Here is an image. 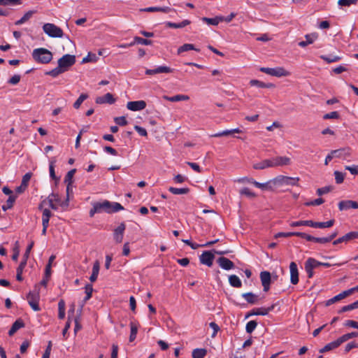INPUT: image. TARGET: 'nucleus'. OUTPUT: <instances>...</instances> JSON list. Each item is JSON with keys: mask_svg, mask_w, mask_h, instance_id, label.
<instances>
[{"mask_svg": "<svg viewBox=\"0 0 358 358\" xmlns=\"http://www.w3.org/2000/svg\"><path fill=\"white\" fill-rule=\"evenodd\" d=\"M290 163L291 159L287 157H275L253 164V169L257 170L264 169L266 168L286 166L290 164Z\"/></svg>", "mask_w": 358, "mask_h": 358, "instance_id": "obj_1", "label": "nucleus"}, {"mask_svg": "<svg viewBox=\"0 0 358 358\" xmlns=\"http://www.w3.org/2000/svg\"><path fill=\"white\" fill-rule=\"evenodd\" d=\"M34 59L41 64H48L52 59V52L45 48H37L32 52Z\"/></svg>", "mask_w": 358, "mask_h": 358, "instance_id": "obj_2", "label": "nucleus"}, {"mask_svg": "<svg viewBox=\"0 0 358 358\" xmlns=\"http://www.w3.org/2000/svg\"><path fill=\"white\" fill-rule=\"evenodd\" d=\"M27 298L29 304L34 311L41 310V308L38 305L40 299L39 285H35L34 289L29 292Z\"/></svg>", "mask_w": 358, "mask_h": 358, "instance_id": "obj_3", "label": "nucleus"}, {"mask_svg": "<svg viewBox=\"0 0 358 358\" xmlns=\"http://www.w3.org/2000/svg\"><path fill=\"white\" fill-rule=\"evenodd\" d=\"M299 178H292L289 176H278L276 178L271 180L274 185H291L299 186Z\"/></svg>", "mask_w": 358, "mask_h": 358, "instance_id": "obj_4", "label": "nucleus"}, {"mask_svg": "<svg viewBox=\"0 0 358 358\" xmlns=\"http://www.w3.org/2000/svg\"><path fill=\"white\" fill-rule=\"evenodd\" d=\"M43 30L48 36L52 38H62L64 34L62 29L52 23L44 24Z\"/></svg>", "mask_w": 358, "mask_h": 358, "instance_id": "obj_5", "label": "nucleus"}, {"mask_svg": "<svg viewBox=\"0 0 358 358\" xmlns=\"http://www.w3.org/2000/svg\"><path fill=\"white\" fill-rule=\"evenodd\" d=\"M92 206V208L90 210V217H93L95 213H101L102 212L110 213V201L108 200H105L103 202H94Z\"/></svg>", "mask_w": 358, "mask_h": 358, "instance_id": "obj_6", "label": "nucleus"}, {"mask_svg": "<svg viewBox=\"0 0 358 358\" xmlns=\"http://www.w3.org/2000/svg\"><path fill=\"white\" fill-rule=\"evenodd\" d=\"M76 63V57L72 55H64L58 60V65L59 68L64 72Z\"/></svg>", "mask_w": 358, "mask_h": 358, "instance_id": "obj_7", "label": "nucleus"}, {"mask_svg": "<svg viewBox=\"0 0 358 358\" xmlns=\"http://www.w3.org/2000/svg\"><path fill=\"white\" fill-rule=\"evenodd\" d=\"M260 71L263 73L268 74V75H271V76H276V77L286 76L289 74L288 72L282 67H275V68L262 67L260 69Z\"/></svg>", "mask_w": 358, "mask_h": 358, "instance_id": "obj_8", "label": "nucleus"}, {"mask_svg": "<svg viewBox=\"0 0 358 358\" xmlns=\"http://www.w3.org/2000/svg\"><path fill=\"white\" fill-rule=\"evenodd\" d=\"M275 306V304H272L271 306L267 308L261 307L254 308L247 313V315H245V318H248L252 315H266L268 314L269 312L272 311L274 309Z\"/></svg>", "mask_w": 358, "mask_h": 358, "instance_id": "obj_9", "label": "nucleus"}, {"mask_svg": "<svg viewBox=\"0 0 358 358\" xmlns=\"http://www.w3.org/2000/svg\"><path fill=\"white\" fill-rule=\"evenodd\" d=\"M262 285L263 286V290L268 292L270 289V285L271 283V275L268 271H262L259 275Z\"/></svg>", "mask_w": 358, "mask_h": 358, "instance_id": "obj_10", "label": "nucleus"}, {"mask_svg": "<svg viewBox=\"0 0 358 358\" xmlns=\"http://www.w3.org/2000/svg\"><path fill=\"white\" fill-rule=\"evenodd\" d=\"M76 171V169H71L65 176L64 182L67 183V187H66L67 198H66V201L64 203H60V205L62 206H67L69 205V188H70V185H71V184L73 182V177Z\"/></svg>", "mask_w": 358, "mask_h": 358, "instance_id": "obj_11", "label": "nucleus"}, {"mask_svg": "<svg viewBox=\"0 0 358 358\" xmlns=\"http://www.w3.org/2000/svg\"><path fill=\"white\" fill-rule=\"evenodd\" d=\"M214 259V253L210 251H204L199 257L200 262L209 267L213 265Z\"/></svg>", "mask_w": 358, "mask_h": 358, "instance_id": "obj_12", "label": "nucleus"}, {"mask_svg": "<svg viewBox=\"0 0 358 358\" xmlns=\"http://www.w3.org/2000/svg\"><path fill=\"white\" fill-rule=\"evenodd\" d=\"M146 102L143 100L129 101L127 103V108L131 111H139L145 108Z\"/></svg>", "mask_w": 358, "mask_h": 358, "instance_id": "obj_13", "label": "nucleus"}, {"mask_svg": "<svg viewBox=\"0 0 358 358\" xmlns=\"http://www.w3.org/2000/svg\"><path fill=\"white\" fill-rule=\"evenodd\" d=\"M31 176L32 173L31 172H28L23 176L21 185L15 188V192L17 194H22L26 190Z\"/></svg>", "mask_w": 358, "mask_h": 358, "instance_id": "obj_14", "label": "nucleus"}, {"mask_svg": "<svg viewBox=\"0 0 358 358\" xmlns=\"http://www.w3.org/2000/svg\"><path fill=\"white\" fill-rule=\"evenodd\" d=\"M125 229L126 225L124 222H122L116 229H115L113 236L114 240L117 243H120L122 242Z\"/></svg>", "mask_w": 358, "mask_h": 358, "instance_id": "obj_15", "label": "nucleus"}, {"mask_svg": "<svg viewBox=\"0 0 358 358\" xmlns=\"http://www.w3.org/2000/svg\"><path fill=\"white\" fill-rule=\"evenodd\" d=\"M338 209L341 211L347 210L350 208L357 209L358 203L352 200H343L338 203Z\"/></svg>", "mask_w": 358, "mask_h": 358, "instance_id": "obj_16", "label": "nucleus"}, {"mask_svg": "<svg viewBox=\"0 0 358 358\" xmlns=\"http://www.w3.org/2000/svg\"><path fill=\"white\" fill-rule=\"evenodd\" d=\"M290 281L292 284L296 285L299 282V271L295 262H292L289 264Z\"/></svg>", "mask_w": 358, "mask_h": 358, "instance_id": "obj_17", "label": "nucleus"}, {"mask_svg": "<svg viewBox=\"0 0 358 358\" xmlns=\"http://www.w3.org/2000/svg\"><path fill=\"white\" fill-rule=\"evenodd\" d=\"M116 101V99L110 93H107L104 96H99L96 99V103L98 104L109 103L113 104Z\"/></svg>", "mask_w": 358, "mask_h": 358, "instance_id": "obj_18", "label": "nucleus"}, {"mask_svg": "<svg viewBox=\"0 0 358 358\" xmlns=\"http://www.w3.org/2000/svg\"><path fill=\"white\" fill-rule=\"evenodd\" d=\"M219 266L224 270H231L234 268V264L227 257H221L217 259Z\"/></svg>", "mask_w": 358, "mask_h": 358, "instance_id": "obj_19", "label": "nucleus"}, {"mask_svg": "<svg viewBox=\"0 0 358 358\" xmlns=\"http://www.w3.org/2000/svg\"><path fill=\"white\" fill-rule=\"evenodd\" d=\"M242 297L250 304H257L259 301V296L252 292L243 293Z\"/></svg>", "mask_w": 358, "mask_h": 358, "instance_id": "obj_20", "label": "nucleus"}, {"mask_svg": "<svg viewBox=\"0 0 358 358\" xmlns=\"http://www.w3.org/2000/svg\"><path fill=\"white\" fill-rule=\"evenodd\" d=\"M172 71L171 69L168 66H159L154 69H148L145 73L147 75H153L157 73H167Z\"/></svg>", "mask_w": 358, "mask_h": 358, "instance_id": "obj_21", "label": "nucleus"}, {"mask_svg": "<svg viewBox=\"0 0 358 358\" xmlns=\"http://www.w3.org/2000/svg\"><path fill=\"white\" fill-rule=\"evenodd\" d=\"M24 327V322L22 319H17L15 321V322L12 324L11 328L8 331V335L12 336L14 334L19 330L20 329Z\"/></svg>", "mask_w": 358, "mask_h": 358, "instance_id": "obj_22", "label": "nucleus"}, {"mask_svg": "<svg viewBox=\"0 0 358 358\" xmlns=\"http://www.w3.org/2000/svg\"><path fill=\"white\" fill-rule=\"evenodd\" d=\"M317 38V34H306L305 36L306 41H303L299 43L300 47L304 48L309 44H312L315 40Z\"/></svg>", "mask_w": 358, "mask_h": 358, "instance_id": "obj_23", "label": "nucleus"}, {"mask_svg": "<svg viewBox=\"0 0 358 358\" xmlns=\"http://www.w3.org/2000/svg\"><path fill=\"white\" fill-rule=\"evenodd\" d=\"M335 220L334 219L327 222H314L313 221V227L314 228H329L334 224Z\"/></svg>", "mask_w": 358, "mask_h": 358, "instance_id": "obj_24", "label": "nucleus"}, {"mask_svg": "<svg viewBox=\"0 0 358 358\" xmlns=\"http://www.w3.org/2000/svg\"><path fill=\"white\" fill-rule=\"evenodd\" d=\"M191 21L189 20H184L180 23H175L171 22H168L166 23V26L169 28H173V29H180L183 28L187 25L190 24Z\"/></svg>", "mask_w": 358, "mask_h": 358, "instance_id": "obj_25", "label": "nucleus"}, {"mask_svg": "<svg viewBox=\"0 0 358 358\" xmlns=\"http://www.w3.org/2000/svg\"><path fill=\"white\" fill-rule=\"evenodd\" d=\"M163 98L172 102L187 101L189 99L188 96L184 94H177L173 96H164Z\"/></svg>", "mask_w": 358, "mask_h": 358, "instance_id": "obj_26", "label": "nucleus"}, {"mask_svg": "<svg viewBox=\"0 0 358 358\" xmlns=\"http://www.w3.org/2000/svg\"><path fill=\"white\" fill-rule=\"evenodd\" d=\"M229 282L231 287L239 288L242 286V282L239 278L236 275H231L229 277Z\"/></svg>", "mask_w": 358, "mask_h": 358, "instance_id": "obj_27", "label": "nucleus"}, {"mask_svg": "<svg viewBox=\"0 0 358 358\" xmlns=\"http://www.w3.org/2000/svg\"><path fill=\"white\" fill-rule=\"evenodd\" d=\"M251 183L253 184L256 187L260 188L262 189L273 190V187L271 185V184H273V182H271V180L265 183H260L255 180H252Z\"/></svg>", "mask_w": 358, "mask_h": 358, "instance_id": "obj_28", "label": "nucleus"}, {"mask_svg": "<svg viewBox=\"0 0 358 358\" xmlns=\"http://www.w3.org/2000/svg\"><path fill=\"white\" fill-rule=\"evenodd\" d=\"M130 328H131V333H130V336H129V341L132 342L136 338L138 325L135 322H130Z\"/></svg>", "mask_w": 358, "mask_h": 358, "instance_id": "obj_29", "label": "nucleus"}, {"mask_svg": "<svg viewBox=\"0 0 358 358\" xmlns=\"http://www.w3.org/2000/svg\"><path fill=\"white\" fill-rule=\"evenodd\" d=\"M250 83L251 86H255L259 88H270L273 87V85L271 83H265L257 80H251L250 81Z\"/></svg>", "mask_w": 358, "mask_h": 358, "instance_id": "obj_30", "label": "nucleus"}, {"mask_svg": "<svg viewBox=\"0 0 358 358\" xmlns=\"http://www.w3.org/2000/svg\"><path fill=\"white\" fill-rule=\"evenodd\" d=\"M52 215V213L51 211L48 209L45 208L43 210V215H42V225H49V220L50 217Z\"/></svg>", "mask_w": 358, "mask_h": 358, "instance_id": "obj_31", "label": "nucleus"}, {"mask_svg": "<svg viewBox=\"0 0 358 358\" xmlns=\"http://www.w3.org/2000/svg\"><path fill=\"white\" fill-rule=\"evenodd\" d=\"M339 345L338 343L337 342V341H334L333 342H331L328 344H327L324 348H321L320 350V353H324V352H328L329 350H331L333 349H335V348H337Z\"/></svg>", "mask_w": 358, "mask_h": 358, "instance_id": "obj_32", "label": "nucleus"}, {"mask_svg": "<svg viewBox=\"0 0 358 358\" xmlns=\"http://www.w3.org/2000/svg\"><path fill=\"white\" fill-rule=\"evenodd\" d=\"M207 350L204 348H196L192 351V358H204Z\"/></svg>", "mask_w": 358, "mask_h": 358, "instance_id": "obj_33", "label": "nucleus"}, {"mask_svg": "<svg viewBox=\"0 0 358 358\" xmlns=\"http://www.w3.org/2000/svg\"><path fill=\"white\" fill-rule=\"evenodd\" d=\"M169 191L173 194H186L189 193V189L187 187L185 188H176L173 187H170L169 188Z\"/></svg>", "mask_w": 358, "mask_h": 358, "instance_id": "obj_34", "label": "nucleus"}, {"mask_svg": "<svg viewBox=\"0 0 358 358\" xmlns=\"http://www.w3.org/2000/svg\"><path fill=\"white\" fill-rule=\"evenodd\" d=\"M290 226L292 227L300 226H308L313 227V220H300L292 222L290 223Z\"/></svg>", "mask_w": 358, "mask_h": 358, "instance_id": "obj_35", "label": "nucleus"}, {"mask_svg": "<svg viewBox=\"0 0 358 358\" xmlns=\"http://www.w3.org/2000/svg\"><path fill=\"white\" fill-rule=\"evenodd\" d=\"M58 317L62 320L65 317V302L63 299H61L58 303Z\"/></svg>", "mask_w": 358, "mask_h": 358, "instance_id": "obj_36", "label": "nucleus"}, {"mask_svg": "<svg viewBox=\"0 0 358 358\" xmlns=\"http://www.w3.org/2000/svg\"><path fill=\"white\" fill-rule=\"evenodd\" d=\"M191 50H194L197 52L199 51V50L196 49L193 44L185 43V44L182 45V46H180L178 49V54H180L183 52H186V51Z\"/></svg>", "mask_w": 358, "mask_h": 358, "instance_id": "obj_37", "label": "nucleus"}, {"mask_svg": "<svg viewBox=\"0 0 358 358\" xmlns=\"http://www.w3.org/2000/svg\"><path fill=\"white\" fill-rule=\"evenodd\" d=\"M321 59L325 61L327 63H332V62H336L341 59V57L336 56V55H322Z\"/></svg>", "mask_w": 358, "mask_h": 358, "instance_id": "obj_38", "label": "nucleus"}, {"mask_svg": "<svg viewBox=\"0 0 358 358\" xmlns=\"http://www.w3.org/2000/svg\"><path fill=\"white\" fill-rule=\"evenodd\" d=\"M16 196H10L6 201V203L2 206V209L6 211L8 209L13 208V204L15 201Z\"/></svg>", "mask_w": 358, "mask_h": 358, "instance_id": "obj_39", "label": "nucleus"}, {"mask_svg": "<svg viewBox=\"0 0 358 358\" xmlns=\"http://www.w3.org/2000/svg\"><path fill=\"white\" fill-rule=\"evenodd\" d=\"M33 13H34V11H32V10H29V11L27 12L19 20L16 21L15 24L16 25H20V24L24 23L25 22H27L31 17Z\"/></svg>", "mask_w": 358, "mask_h": 358, "instance_id": "obj_40", "label": "nucleus"}, {"mask_svg": "<svg viewBox=\"0 0 358 358\" xmlns=\"http://www.w3.org/2000/svg\"><path fill=\"white\" fill-rule=\"evenodd\" d=\"M56 162L55 159H52L50 162L49 166V171H50V176L52 180H55L56 182L59 180V178L56 176L55 172V164Z\"/></svg>", "mask_w": 358, "mask_h": 358, "instance_id": "obj_41", "label": "nucleus"}, {"mask_svg": "<svg viewBox=\"0 0 358 358\" xmlns=\"http://www.w3.org/2000/svg\"><path fill=\"white\" fill-rule=\"evenodd\" d=\"M308 266H310L312 269H315L318 266H321V262L315 259L314 258L310 257L305 262Z\"/></svg>", "mask_w": 358, "mask_h": 358, "instance_id": "obj_42", "label": "nucleus"}, {"mask_svg": "<svg viewBox=\"0 0 358 358\" xmlns=\"http://www.w3.org/2000/svg\"><path fill=\"white\" fill-rule=\"evenodd\" d=\"M134 44L137 43V44H142V45H149L152 44V41L151 40L143 38L139 36H135L134 38Z\"/></svg>", "mask_w": 358, "mask_h": 358, "instance_id": "obj_43", "label": "nucleus"}, {"mask_svg": "<svg viewBox=\"0 0 358 358\" xmlns=\"http://www.w3.org/2000/svg\"><path fill=\"white\" fill-rule=\"evenodd\" d=\"M123 209L124 207L120 203L117 202H110V213H116Z\"/></svg>", "mask_w": 358, "mask_h": 358, "instance_id": "obj_44", "label": "nucleus"}, {"mask_svg": "<svg viewBox=\"0 0 358 358\" xmlns=\"http://www.w3.org/2000/svg\"><path fill=\"white\" fill-rule=\"evenodd\" d=\"M202 20L210 25H217L219 24V22H220L221 18H220L218 17H215L213 18H208V17H204L202 18Z\"/></svg>", "mask_w": 358, "mask_h": 358, "instance_id": "obj_45", "label": "nucleus"}, {"mask_svg": "<svg viewBox=\"0 0 358 358\" xmlns=\"http://www.w3.org/2000/svg\"><path fill=\"white\" fill-rule=\"evenodd\" d=\"M85 294L86 296L84 299V302L85 303L87 301H88L91 297L93 292V287L91 284H87L85 285Z\"/></svg>", "mask_w": 358, "mask_h": 358, "instance_id": "obj_46", "label": "nucleus"}, {"mask_svg": "<svg viewBox=\"0 0 358 358\" xmlns=\"http://www.w3.org/2000/svg\"><path fill=\"white\" fill-rule=\"evenodd\" d=\"M257 322L255 320H251L248 322L245 327L246 332L248 334H251L257 327Z\"/></svg>", "mask_w": 358, "mask_h": 358, "instance_id": "obj_47", "label": "nucleus"}, {"mask_svg": "<svg viewBox=\"0 0 358 358\" xmlns=\"http://www.w3.org/2000/svg\"><path fill=\"white\" fill-rule=\"evenodd\" d=\"M88 95L87 94H81L80 96L78 97V99L76 101V102L73 103V107L76 109H78L81 103L87 99Z\"/></svg>", "mask_w": 358, "mask_h": 358, "instance_id": "obj_48", "label": "nucleus"}, {"mask_svg": "<svg viewBox=\"0 0 358 358\" xmlns=\"http://www.w3.org/2000/svg\"><path fill=\"white\" fill-rule=\"evenodd\" d=\"M333 189L332 186H325L321 188H318L317 189V194L319 196H322L324 194H327L330 192Z\"/></svg>", "mask_w": 358, "mask_h": 358, "instance_id": "obj_49", "label": "nucleus"}, {"mask_svg": "<svg viewBox=\"0 0 358 358\" xmlns=\"http://www.w3.org/2000/svg\"><path fill=\"white\" fill-rule=\"evenodd\" d=\"M324 202V200L322 198H318L313 201L306 202L304 204L306 206H320Z\"/></svg>", "mask_w": 358, "mask_h": 358, "instance_id": "obj_50", "label": "nucleus"}, {"mask_svg": "<svg viewBox=\"0 0 358 358\" xmlns=\"http://www.w3.org/2000/svg\"><path fill=\"white\" fill-rule=\"evenodd\" d=\"M358 0H338V4L341 6H350L351 5H356Z\"/></svg>", "mask_w": 358, "mask_h": 358, "instance_id": "obj_51", "label": "nucleus"}, {"mask_svg": "<svg viewBox=\"0 0 358 358\" xmlns=\"http://www.w3.org/2000/svg\"><path fill=\"white\" fill-rule=\"evenodd\" d=\"M335 180L337 184H341L344 180L345 175L342 172L336 171L334 172Z\"/></svg>", "mask_w": 358, "mask_h": 358, "instance_id": "obj_52", "label": "nucleus"}, {"mask_svg": "<svg viewBox=\"0 0 358 358\" xmlns=\"http://www.w3.org/2000/svg\"><path fill=\"white\" fill-rule=\"evenodd\" d=\"M241 194L245 195L250 198H255L256 196L255 193L252 192L248 187H244L240 191Z\"/></svg>", "mask_w": 358, "mask_h": 358, "instance_id": "obj_53", "label": "nucleus"}, {"mask_svg": "<svg viewBox=\"0 0 358 358\" xmlns=\"http://www.w3.org/2000/svg\"><path fill=\"white\" fill-rule=\"evenodd\" d=\"M296 236L302 238H305L308 241H314V242H315V236H310V235L307 234L303 233V232H297Z\"/></svg>", "mask_w": 358, "mask_h": 358, "instance_id": "obj_54", "label": "nucleus"}, {"mask_svg": "<svg viewBox=\"0 0 358 358\" xmlns=\"http://www.w3.org/2000/svg\"><path fill=\"white\" fill-rule=\"evenodd\" d=\"M115 122L120 126H126L128 124L124 116L116 117L114 118Z\"/></svg>", "mask_w": 358, "mask_h": 358, "instance_id": "obj_55", "label": "nucleus"}, {"mask_svg": "<svg viewBox=\"0 0 358 358\" xmlns=\"http://www.w3.org/2000/svg\"><path fill=\"white\" fill-rule=\"evenodd\" d=\"M64 71H62V69L61 68H59V65L55 68L54 69L47 72V74L48 75H50L52 77H56L58 75L61 74L62 73H63Z\"/></svg>", "mask_w": 358, "mask_h": 358, "instance_id": "obj_56", "label": "nucleus"}, {"mask_svg": "<svg viewBox=\"0 0 358 358\" xmlns=\"http://www.w3.org/2000/svg\"><path fill=\"white\" fill-rule=\"evenodd\" d=\"M348 241H350V238H349L348 234H346L345 235L343 236L342 237H340L338 239L334 241L333 245H336L343 243V242L348 243Z\"/></svg>", "mask_w": 358, "mask_h": 358, "instance_id": "obj_57", "label": "nucleus"}, {"mask_svg": "<svg viewBox=\"0 0 358 358\" xmlns=\"http://www.w3.org/2000/svg\"><path fill=\"white\" fill-rule=\"evenodd\" d=\"M342 300L341 299V294H338V295L334 296L333 298L327 300L326 302H325V306H331V304L337 302V301H339Z\"/></svg>", "mask_w": 358, "mask_h": 358, "instance_id": "obj_58", "label": "nucleus"}, {"mask_svg": "<svg viewBox=\"0 0 358 358\" xmlns=\"http://www.w3.org/2000/svg\"><path fill=\"white\" fill-rule=\"evenodd\" d=\"M338 117H339V113L337 111H333V112L327 113L323 116V118L324 120L338 119Z\"/></svg>", "mask_w": 358, "mask_h": 358, "instance_id": "obj_59", "label": "nucleus"}, {"mask_svg": "<svg viewBox=\"0 0 358 358\" xmlns=\"http://www.w3.org/2000/svg\"><path fill=\"white\" fill-rule=\"evenodd\" d=\"M341 152V150H332L325 158V162H324V164L325 165H327L328 163L332 160V159L335 157V154L336 153H339Z\"/></svg>", "mask_w": 358, "mask_h": 358, "instance_id": "obj_60", "label": "nucleus"}, {"mask_svg": "<svg viewBox=\"0 0 358 358\" xmlns=\"http://www.w3.org/2000/svg\"><path fill=\"white\" fill-rule=\"evenodd\" d=\"M134 129L141 136H148V132H147L146 129L145 128H143V127H141L138 126V125H135L134 126Z\"/></svg>", "mask_w": 358, "mask_h": 358, "instance_id": "obj_61", "label": "nucleus"}, {"mask_svg": "<svg viewBox=\"0 0 358 358\" xmlns=\"http://www.w3.org/2000/svg\"><path fill=\"white\" fill-rule=\"evenodd\" d=\"M51 349H52V341H50L48 342V345L43 355L42 358H50Z\"/></svg>", "mask_w": 358, "mask_h": 358, "instance_id": "obj_62", "label": "nucleus"}, {"mask_svg": "<svg viewBox=\"0 0 358 358\" xmlns=\"http://www.w3.org/2000/svg\"><path fill=\"white\" fill-rule=\"evenodd\" d=\"M358 348V343H357L355 341H352V342H350L349 343H348L345 347V352H350L352 349L353 348Z\"/></svg>", "mask_w": 358, "mask_h": 358, "instance_id": "obj_63", "label": "nucleus"}, {"mask_svg": "<svg viewBox=\"0 0 358 358\" xmlns=\"http://www.w3.org/2000/svg\"><path fill=\"white\" fill-rule=\"evenodd\" d=\"M344 325L345 327H352L358 329V322H356L355 320H346Z\"/></svg>", "mask_w": 358, "mask_h": 358, "instance_id": "obj_64", "label": "nucleus"}]
</instances>
